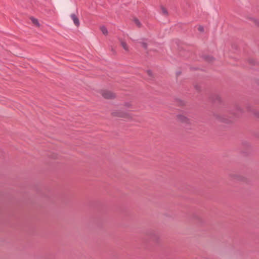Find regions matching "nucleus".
Instances as JSON below:
<instances>
[{
	"label": "nucleus",
	"instance_id": "1",
	"mask_svg": "<svg viewBox=\"0 0 259 259\" xmlns=\"http://www.w3.org/2000/svg\"><path fill=\"white\" fill-rule=\"evenodd\" d=\"M176 120L178 122L185 124H190L191 123L190 119L185 115L180 113L176 115Z\"/></svg>",
	"mask_w": 259,
	"mask_h": 259
},
{
	"label": "nucleus",
	"instance_id": "8",
	"mask_svg": "<svg viewBox=\"0 0 259 259\" xmlns=\"http://www.w3.org/2000/svg\"><path fill=\"white\" fill-rule=\"evenodd\" d=\"M100 30H101L102 32L103 33V34H104V35H107L108 34V30L107 29V28L105 27V26H101L100 27Z\"/></svg>",
	"mask_w": 259,
	"mask_h": 259
},
{
	"label": "nucleus",
	"instance_id": "3",
	"mask_svg": "<svg viewBox=\"0 0 259 259\" xmlns=\"http://www.w3.org/2000/svg\"><path fill=\"white\" fill-rule=\"evenodd\" d=\"M70 17L74 22V24L78 27L79 25V21L78 17L74 14H72L70 15Z\"/></svg>",
	"mask_w": 259,
	"mask_h": 259
},
{
	"label": "nucleus",
	"instance_id": "9",
	"mask_svg": "<svg viewBox=\"0 0 259 259\" xmlns=\"http://www.w3.org/2000/svg\"><path fill=\"white\" fill-rule=\"evenodd\" d=\"M134 22L136 26H137L138 27H141V24L140 21L138 19H136V18L134 19Z\"/></svg>",
	"mask_w": 259,
	"mask_h": 259
},
{
	"label": "nucleus",
	"instance_id": "2",
	"mask_svg": "<svg viewBox=\"0 0 259 259\" xmlns=\"http://www.w3.org/2000/svg\"><path fill=\"white\" fill-rule=\"evenodd\" d=\"M102 95L106 99H112L115 97V95L111 91L103 90L102 91Z\"/></svg>",
	"mask_w": 259,
	"mask_h": 259
},
{
	"label": "nucleus",
	"instance_id": "5",
	"mask_svg": "<svg viewBox=\"0 0 259 259\" xmlns=\"http://www.w3.org/2000/svg\"><path fill=\"white\" fill-rule=\"evenodd\" d=\"M123 109L125 110H129L130 111L133 110V107L131 102H126L123 104Z\"/></svg>",
	"mask_w": 259,
	"mask_h": 259
},
{
	"label": "nucleus",
	"instance_id": "4",
	"mask_svg": "<svg viewBox=\"0 0 259 259\" xmlns=\"http://www.w3.org/2000/svg\"><path fill=\"white\" fill-rule=\"evenodd\" d=\"M119 40L123 49L127 52L129 51V47L127 44L124 40L120 38L119 39Z\"/></svg>",
	"mask_w": 259,
	"mask_h": 259
},
{
	"label": "nucleus",
	"instance_id": "7",
	"mask_svg": "<svg viewBox=\"0 0 259 259\" xmlns=\"http://www.w3.org/2000/svg\"><path fill=\"white\" fill-rule=\"evenodd\" d=\"M119 117H125V118H129L131 117L130 114L126 112H122L120 113L119 115H117Z\"/></svg>",
	"mask_w": 259,
	"mask_h": 259
},
{
	"label": "nucleus",
	"instance_id": "10",
	"mask_svg": "<svg viewBox=\"0 0 259 259\" xmlns=\"http://www.w3.org/2000/svg\"><path fill=\"white\" fill-rule=\"evenodd\" d=\"M31 20L32 22L35 25L39 26V23L38 20L36 19H35L34 18H31Z\"/></svg>",
	"mask_w": 259,
	"mask_h": 259
},
{
	"label": "nucleus",
	"instance_id": "6",
	"mask_svg": "<svg viewBox=\"0 0 259 259\" xmlns=\"http://www.w3.org/2000/svg\"><path fill=\"white\" fill-rule=\"evenodd\" d=\"M160 13L165 16H167L168 15V13L167 9L163 6H160Z\"/></svg>",
	"mask_w": 259,
	"mask_h": 259
},
{
	"label": "nucleus",
	"instance_id": "11",
	"mask_svg": "<svg viewBox=\"0 0 259 259\" xmlns=\"http://www.w3.org/2000/svg\"><path fill=\"white\" fill-rule=\"evenodd\" d=\"M198 30L199 31L202 32L204 31V28L202 26L200 25L198 27Z\"/></svg>",
	"mask_w": 259,
	"mask_h": 259
}]
</instances>
